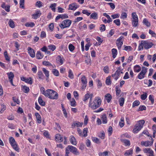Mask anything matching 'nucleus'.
<instances>
[{
  "label": "nucleus",
  "mask_w": 156,
  "mask_h": 156,
  "mask_svg": "<svg viewBox=\"0 0 156 156\" xmlns=\"http://www.w3.org/2000/svg\"><path fill=\"white\" fill-rule=\"evenodd\" d=\"M101 101V99L99 97H96L92 102V101H89V106L92 109H95L100 106Z\"/></svg>",
  "instance_id": "1"
},
{
  "label": "nucleus",
  "mask_w": 156,
  "mask_h": 156,
  "mask_svg": "<svg viewBox=\"0 0 156 156\" xmlns=\"http://www.w3.org/2000/svg\"><path fill=\"white\" fill-rule=\"evenodd\" d=\"M45 96L50 99H57L58 98V94L55 91L51 89H48L46 90Z\"/></svg>",
  "instance_id": "2"
},
{
  "label": "nucleus",
  "mask_w": 156,
  "mask_h": 156,
  "mask_svg": "<svg viewBox=\"0 0 156 156\" xmlns=\"http://www.w3.org/2000/svg\"><path fill=\"white\" fill-rule=\"evenodd\" d=\"M145 122L144 120L138 121L134 126V128L133 130V132L134 133H137L142 128Z\"/></svg>",
  "instance_id": "3"
},
{
  "label": "nucleus",
  "mask_w": 156,
  "mask_h": 156,
  "mask_svg": "<svg viewBox=\"0 0 156 156\" xmlns=\"http://www.w3.org/2000/svg\"><path fill=\"white\" fill-rule=\"evenodd\" d=\"M9 141L13 148L16 151L18 152L19 149L13 137H10L9 138Z\"/></svg>",
  "instance_id": "4"
},
{
  "label": "nucleus",
  "mask_w": 156,
  "mask_h": 156,
  "mask_svg": "<svg viewBox=\"0 0 156 156\" xmlns=\"http://www.w3.org/2000/svg\"><path fill=\"white\" fill-rule=\"evenodd\" d=\"M147 69L144 67H142V69L141 72L139 73L137 76L138 78L139 79H143L145 75L147 72Z\"/></svg>",
  "instance_id": "5"
},
{
  "label": "nucleus",
  "mask_w": 156,
  "mask_h": 156,
  "mask_svg": "<svg viewBox=\"0 0 156 156\" xmlns=\"http://www.w3.org/2000/svg\"><path fill=\"white\" fill-rule=\"evenodd\" d=\"M124 37L122 36H121L118 39H117L116 41V45L118 47V49L120 50L121 48V46L123 44V41Z\"/></svg>",
  "instance_id": "6"
},
{
  "label": "nucleus",
  "mask_w": 156,
  "mask_h": 156,
  "mask_svg": "<svg viewBox=\"0 0 156 156\" xmlns=\"http://www.w3.org/2000/svg\"><path fill=\"white\" fill-rule=\"evenodd\" d=\"M150 137L151 138V141H142L141 142V145L142 146H144L145 147L151 146V145H152L153 144L154 140L152 138L151 135V136H150Z\"/></svg>",
  "instance_id": "7"
},
{
  "label": "nucleus",
  "mask_w": 156,
  "mask_h": 156,
  "mask_svg": "<svg viewBox=\"0 0 156 156\" xmlns=\"http://www.w3.org/2000/svg\"><path fill=\"white\" fill-rule=\"evenodd\" d=\"M143 151L144 153L147 154L148 156H154V151L151 148H145Z\"/></svg>",
  "instance_id": "8"
},
{
  "label": "nucleus",
  "mask_w": 156,
  "mask_h": 156,
  "mask_svg": "<svg viewBox=\"0 0 156 156\" xmlns=\"http://www.w3.org/2000/svg\"><path fill=\"white\" fill-rule=\"evenodd\" d=\"M81 81L83 84L81 88L83 90L85 89L87 83V79L85 76H82L81 78Z\"/></svg>",
  "instance_id": "9"
},
{
  "label": "nucleus",
  "mask_w": 156,
  "mask_h": 156,
  "mask_svg": "<svg viewBox=\"0 0 156 156\" xmlns=\"http://www.w3.org/2000/svg\"><path fill=\"white\" fill-rule=\"evenodd\" d=\"M68 148L69 149L70 151L73 154L76 155L79 154V153L77 149L75 147L69 145L68 146Z\"/></svg>",
  "instance_id": "10"
},
{
  "label": "nucleus",
  "mask_w": 156,
  "mask_h": 156,
  "mask_svg": "<svg viewBox=\"0 0 156 156\" xmlns=\"http://www.w3.org/2000/svg\"><path fill=\"white\" fill-rule=\"evenodd\" d=\"M143 44L144 47L146 49H148L151 48L153 45V44L152 43L147 41H143Z\"/></svg>",
  "instance_id": "11"
},
{
  "label": "nucleus",
  "mask_w": 156,
  "mask_h": 156,
  "mask_svg": "<svg viewBox=\"0 0 156 156\" xmlns=\"http://www.w3.org/2000/svg\"><path fill=\"white\" fill-rule=\"evenodd\" d=\"M28 52L32 58H34L35 56V53L34 50L30 47H28L27 48Z\"/></svg>",
  "instance_id": "12"
},
{
  "label": "nucleus",
  "mask_w": 156,
  "mask_h": 156,
  "mask_svg": "<svg viewBox=\"0 0 156 156\" xmlns=\"http://www.w3.org/2000/svg\"><path fill=\"white\" fill-rule=\"evenodd\" d=\"M21 80L25 82L26 83H28L30 84H32L33 83L31 78L29 77V78H26L24 77H21Z\"/></svg>",
  "instance_id": "13"
},
{
  "label": "nucleus",
  "mask_w": 156,
  "mask_h": 156,
  "mask_svg": "<svg viewBox=\"0 0 156 156\" xmlns=\"http://www.w3.org/2000/svg\"><path fill=\"white\" fill-rule=\"evenodd\" d=\"M41 14L40 10H37L35 12V13L32 15V18L34 19H36L39 18Z\"/></svg>",
  "instance_id": "14"
},
{
  "label": "nucleus",
  "mask_w": 156,
  "mask_h": 156,
  "mask_svg": "<svg viewBox=\"0 0 156 156\" xmlns=\"http://www.w3.org/2000/svg\"><path fill=\"white\" fill-rule=\"evenodd\" d=\"M78 5L76 3H73L69 5V9L75 10L78 7Z\"/></svg>",
  "instance_id": "15"
},
{
  "label": "nucleus",
  "mask_w": 156,
  "mask_h": 156,
  "mask_svg": "<svg viewBox=\"0 0 156 156\" xmlns=\"http://www.w3.org/2000/svg\"><path fill=\"white\" fill-rule=\"evenodd\" d=\"M63 23L64 24L65 27H69L71 23V21L69 20H66L63 21Z\"/></svg>",
  "instance_id": "16"
},
{
  "label": "nucleus",
  "mask_w": 156,
  "mask_h": 156,
  "mask_svg": "<svg viewBox=\"0 0 156 156\" xmlns=\"http://www.w3.org/2000/svg\"><path fill=\"white\" fill-rule=\"evenodd\" d=\"M120 141L124 143L125 146H129L130 145V141L128 140L124 139H121Z\"/></svg>",
  "instance_id": "17"
},
{
  "label": "nucleus",
  "mask_w": 156,
  "mask_h": 156,
  "mask_svg": "<svg viewBox=\"0 0 156 156\" xmlns=\"http://www.w3.org/2000/svg\"><path fill=\"white\" fill-rule=\"evenodd\" d=\"M55 139L56 141L59 142H62L63 140V137L59 134H57L55 136Z\"/></svg>",
  "instance_id": "18"
},
{
  "label": "nucleus",
  "mask_w": 156,
  "mask_h": 156,
  "mask_svg": "<svg viewBox=\"0 0 156 156\" xmlns=\"http://www.w3.org/2000/svg\"><path fill=\"white\" fill-rule=\"evenodd\" d=\"M83 125V123H80L79 122H74L72 124V126L73 128L75 126L77 127H82Z\"/></svg>",
  "instance_id": "19"
},
{
  "label": "nucleus",
  "mask_w": 156,
  "mask_h": 156,
  "mask_svg": "<svg viewBox=\"0 0 156 156\" xmlns=\"http://www.w3.org/2000/svg\"><path fill=\"white\" fill-rule=\"evenodd\" d=\"M35 115L36 116L37 118V122L38 123H40L41 122V118L40 114L37 112L35 113Z\"/></svg>",
  "instance_id": "20"
},
{
  "label": "nucleus",
  "mask_w": 156,
  "mask_h": 156,
  "mask_svg": "<svg viewBox=\"0 0 156 156\" xmlns=\"http://www.w3.org/2000/svg\"><path fill=\"white\" fill-rule=\"evenodd\" d=\"M141 70V67L139 65H136L134 66L133 70L135 72L138 73Z\"/></svg>",
  "instance_id": "21"
},
{
  "label": "nucleus",
  "mask_w": 156,
  "mask_h": 156,
  "mask_svg": "<svg viewBox=\"0 0 156 156\" xmlns=\"http://www.w3.org/2000/svg\"><path fill=\"white\" fill-rule=\"evenodd\" d=\"M105 99L107 102L109 103L112 99V97L110 94H107L105 96Z\"/></svg>",
  "instance_id": "22"
},
{
  "label": "nucleus",
  "mask_w": 156,
  "mask_h": 156,
  "mask_svg": "<svg viewBox=\"0 0 156 156\" xmlns=\"http://www.w3.org/2000/svg\"><path fill=\"white\" fill-rule=\"evenodd\" d=\"M101 119L102 121V123L103 124H105L107 123V117L106 114H104L101 115Z\"/></svg>",
  "instance_id": "23"
},
{
  "label": "nucleus",
  "mask_w": 156,
  "mask_h": 156,
  "mask_svg": "<svg viewBox=\"0 0 156 156\" xmlns=\"http://www.w3.org/2000/svg\"><path fill=\"white\" fill-rule=\"evenodd\" d=\"M90 19L96 20L98 18V14L96 12H93L90 15Z\"/></svg>",
  "instance_id": "24"
},
{
  "label": "nucleus",
  "mask_w": 156,
  "mask_h": 156,
  "mask_svg": "<svg viewBox=\"0 0 156 156\" xmlns=\"http://www.w3.org/2000/svg\"><path fill=\"white\" fill-rule=\"evenodd\" d=\"M22 89L23 91L25 93H28L30 90L29 87L26 86H22Z\"/></svg>",
  "instance_id": "25"
},
{
  "label": "nucleus",
  "mask_w": 156,
  "mask_h": 156,
  "mask_svg": "<svg viewBox=\"0 0 156 156\" xmlns=\"http://www.w3.org/2000/svg\"><path fill=\"white\" fill-rule=\"evenodd\" d=\"M131 21L133 27H136L138 25V19L132 20Z\"/></svg>",
  "instance_id": "26"
},
{
  "label": "nucleus",
  "mask_w": 156,
  "mask_h": 156,
  "mask_svg": "<svg viewBox=\"0 0 156 156\" xmlns=\"http://www.w3.org/2000/svg\"><path fill=\"white\" fill-rule=\"evenodd\" d=\"M7 74L9 80H13L14 76V75L12 72H11L9 73H7Z\"/></svg>",
  "instance_id": "27"
},
{
  "label": "nucleus",
  "mask_w": 156,
  "mask_h": 156,
  "mask_svg": "<svg viewBox=\"0 0 156 156\" xmlns=\"http://www.w3.org/2000/svg\"><path fill=\"white\" fill-rule=\"evenodd\" d=\"M38 101L39 104L42 106L45 105V103L41 97H39L38 98Z\"/></svg>",
  "instance_id": "28"
},
{
  "label": "nucleus",
  "mask_w": 156,
  "mask_h": 156,
  "mask_svg": "<svg viewBox=\"0 0 156 156\" xmlns=\"http://www.w3.org/2000/svg\"><path fill=\"white\" fill-rule=\"evenodd\" d=\"M70 141L71 144L73 145H76L77 144L76 142V139L73 136H71L70 139Z\"/></svg>",
  "instance_id": "29"
},
{
  "label": "nucleus",
  "mask_w": 156,
  "mask_h": 156,
  "mask_svg": "<svg viewBox=\"0 0 156 156\" xmlns=\"http://www.w3.org/2000/svg\"><path fill=\"white\" fill-rule=\"evenodd\" d=\"M133 150L132 149H130L129 150H127L124 154L125 156H129L133 154Z\"/></svg>",
  "instance_id": "30"
},
{
  "label": "nucleus",
  "mask_w": 156,
  "mask_h": 156,
  "mask_svg": "<svg viewBox=\"0 0 156 156\" xmlns=\"http://www.w3.org/2000/svg\"><path fill=\"white\" fill-rule=\"evenodd\" d=\"M35 25L34 23L33 22L26 23L25 24V26L27 27H33Z\"/></svg>",
  "instance_id": "31"
},
{
  "label": "nucleus",
  "mask_w": 156,
  "mask_h": 156,
  "mask_svg": "<svg viewBox=\"0 0 156 156\" xmlns=\"http://www.w3.org/2000/svg\"><path fill=\"white\" fill-rule=\"evenodd\" d=\"M119 75L120 73L116 71L115 73L112 75V76L115 78V80H116L119 78Z\"/></svg>",
  "instance_id": "32"
},
{
  "label": "nucleus",
  "mask_w": 156,
  "mask_h": 156,
  "mask_svg": "<svg viewBox=\"0 0 156 156\" xmlns=\"http://www.w3.org/2000/svg\"><path fill=\"white\" fill-rule=\"evenodd\" d=\"M88 128H84L83 130V135L82 136V137H86L87 136Z\"/></svg>",
  "instance_id": "33"
},
{
  "label": "nucleus",
  "mask_w": 156,
  "mask_h": 156,
  "mask_svg": "<svg viewBox=\"0 0 156 156\" xmlns=\"http://www.w3.org/2000/svg\"><path fill=\"white\" fill-rule=\"evenodd\" d=\"M42 70L45 75L46 77H47V79L46 80H47L49 76V72L45 68H43L42 69Z\"/></svg>",
  "instance_id": "34"
},
{
  "label": "nucleus",
  "mask_w": 156,
  "mask_h": 156,
  "mask_svg": "<svg viewBox=\"0 0 156 156\" xmlns=\"http://www.w3.org/2000/svg\"><path fill=\"white\" fill-rule=\"evenodd\" d=\"M143 23L147 27H149L151 25L150 23L148 22V20L146 18H144L143 20Z\"/></svg>",
  "instance_id": "35"
},
{
  "label": "nucleus",
  "mask_w": 156,
  "mask_h": 156,
  "mask_svg": "<svg viewBox=\"0 0 156 156\" xmlns=\"http://www.w3.org/2000/svg\"><path fill=\"white\" fill-rule=\"evenodd\" d=\"M125 99L124 98H121L119 100V105L121 106H122L124 105Z\"/></svg>",
  "instance_id": "36"
},
{
  "label": "nucleus",
  "mask_w": 156,
  "mask_h": 156,
  "mask_svg": "<svg viewBox=\"0 0 156 156\" xmlns=\"http://www.w3.org/2000/svg\"><path fill=\"white\" fill-rule=\"evenodd\" d=\"M117 53V50L116 49L113 48L112 49V54L113 58H115L116 57Z\"/></svg>",
  "instance_id": "37"
},
{
  "label": "nucleus",
  "mask_w": 156,
  "mask_h": 156,
  "mask_svg": "<svg viewBox=\"0 0 156 156\" xmlns=\"http://www.w3.org/2000/svg\"><path fill=\"white\" fill-rule=\"evenodd\" d=\"M90 94L89 93H87L85 94L83 99V101L84 102L86 101L90 98Z\"/></svg>",
  "instance_id": "38"
},
{
  "label": "nucleus",
  "mask_w": 156,
  "mask_h": 156,
  "mask_svg": "<svg viewBox=\"0 0 156 156\" xmlns=\"http://www.w3.org/2000/svg\"><path fill=\"white\" fill-rule=\"evenodd\" d=\"M68 77L71 79H73L74 78V76L72 71L70 69L68 72Z\"/></svg>",
  "instance_id": "39"
},
{
  "label": "nucleus",
  "mask_w": 156,
  "mask_h": 156,
  "mask_svg": "<svg viewBox=\"0 0 156 156\" xmlns=\"http://www.w3.org/2000/svg\"><path fill=\"white\" fill-rule=\"evenodd\" d=\"M36 57L37 59H41L43 56L41 55V53L40 51H37L36 54Z\"/></svg>",
  "instance_id": "40"
},
{
  "label": "nucleus",
  "mask_w": 156,
  "mask_h": 156,
  "mask_svg": "<svg viewBox=\"0 0 156 156\" xmlns=\"http://www.w3.org/2000/svg\"><path fill=\"white\" fill-rule=\"evenodd\" d=\"M121 139H123L124 138H130L131 137V136L128 133H126L121 135Z\"/></svg>",
  "instance_id": "41"
},
{
  "label": "nucleus",
  "mask_w": 156,
  "mask_h": 156,
  "mask_svg": "<svg viewBox=\"0 0 156 156\" xmlns=\"http://www.w3.org/2000/svg\"><path fill=\"white\" fill-rule=\"evenodd\" d=\"M38 76L39 79H43L44 76L41 71H39L38 72Z\"/></svg>",
  "instance_id": "42"
},
{
  "label": "nucleus",
  "mask_w": 156,
  "mask_h": 156,
  "mask_svg": "<svg viewBox=\"0 0 156 156\" xmlns=\"http://www.w3.org/2000/svg\"><path fill=\"white\" fill-rule=\"evenodd\" d=\"M8 24L9 26L12 28H13L15 27L14 22L12 20L10 19L9 21Z\"/></svg>",
  "instance_id": "43"
},
{
  "label": "nucleus",
  "mask_w": 156,
  "mask_h": 156,
  "mask_svg": "<svg viewBox=\"0 0 156 156\" xmlns=\"http://www.w3.org/2000/svg\"><path fill=\"white\" fill-rule=\"evenodd\" d=\"M48 49H50L52 51H54L56 49V46L52 44L48 46Z\"/></svg>",
  "instance_id": "44"
},
{
  "label": "nucleus",
  "mask_w": 156,
  "mask_h": 156,
  "mask_svg": "<svg viewBox=\"0 0 156 156\" xmlns=\"http://www.w3.org/2000/svg\"><path fill=\"white\" fill-rule=\"evenodd\" d=\"M131 16L132 18V20L138 19V16L136 12H133L132 13Z\"/></svg>",
  "instance_id": "45"
},
{
  "label": "nucleus",
  "mask_w": 156,
  "mask_h": 156,
  "mask_svg": "<svg viewBox=\"0 0 156 156\" xmlns=\"http://www.w3.org/2000/svg\"><path fill=\"white\" fill-rule=\"evenodd\" d=\"M92 140L94 142L98 144H100L101 143L99 139L96 137L92 138Z\"/></svg>",
  "instance_id": "46"
},
{
  "label": "nucleus",
  "mask_w": 156,
  "mask_h": 156,
  "mask_svg": "<svg viewBox=\"0 0 156 156\" xmlns=\"http://www.w3.org/2000/svg\"><path fill=\"white\" fill-rule=\"evenodd\" d=\"M43 4L42 2L40 1H37L36 2V6L39 8H40L42 6Z\"/></svg>",
  "instance_id": "47"
},
{
  "label": "nucleus",
  "mask_w": 156,
  "mask_h": 156,
  "mask_svg": "<svg viewBox=\"0 0 156 156\" xmlns=\"http://www.w3.org/2000/svg\"><path fill=\"white\" fill-rule=\"evenodd\" d=\"M56 5V4L55 3H54L53 4H51L50 7L51 9V10L54 12H55V7Z\"/></svg>",
  "instance_id": "48"
},
{
  "label": "nucleus",
  "mask_w": 156,
  "mask_h": 156,
  "mask_svg": "<svg viewBox=\"0 0 156 156\" xmlns=\"http://www.w3.org/2000/svg\"><path fill=\"white\" fill-rule=\"evenodd\" d=\"M56 60H57L58 62H59V64L62 65L63 64V60L61 58V56H58Z\"/></svg>",
  "instance_id": "49"
},
{
  "label": "nucleus",
  "mask_w": 156,
  "mask_h": 156,
  "mask_svg": "<svg viewBox=\"0 0 156 156\" xmlns=\"http://www.w3.org/2000/svg\"><path fill=\"white\" fill-rule=\"evenodd\" d=\"M115 91H116V95L117 96H118V98L119 97V96L120 94L121 93V90L117 87H116L115 88Z\"/></svg>",
  "instance_id": "50"
},
{
  "label": "nucleus",
  "mask_w": 156,
  "mask_h": 156,
  "mask_svg": "<svg viewBox=\"0 0 156 156\" xmlns=\"http://www.w3.org/2000/svg\"><path fill=\"white\" fill-rule=\"evenodd\" d=\"M68 48L69 50L72 52L75 49V47L72 44H70L69 45Z\"/></svg>",
  "instance_id": "51"
},
{
  "label": "nucleus",
  "mask_w": 156,
  "mask_h": 156,
  "mask_svg": "<svg viewBox=\"0 0 156 156\" xmlns=\"http://www.w3.org/2000/svg\"><path fill=\"white\" fill-rule=\"evenodd\" d=\"M105 83L107 85H110L111 84V82L110 80V77L108 76L106 78Z\"/></svg>",
  "instance_id": "52"
},
{
  "label": "nucleus",
  "mask_w": 156,
  "mask_h": 156,
  "mask_svg": "<svg viewBox=\"0 0 156 156\" xmlns=\"http://www.w3.org/2000/svg\"><path fill=\"white\" fill-rule=\"evenodd\" d=\"M52 72L54 75L56 76H58L59 75V72L58 71L55 69H53L52 70Z\"/></svg>",
  "instance_id": "53"
},
{
  "label": "nucleus",
  "mask_w": 156,
  "mask_h": 156,
  "mask_svg": "<svg viewBox=\"0 0 156 156\" xmlns=\"http://www.w3.org/2000/svg\"><path fill=\"white\" fill-rule=\"evenodd\" d=\"M70 103L71 106L75 107L76 106V102L74 98H72V101H70Z\"/></svg>",
  "instance_id": "54"
},
{
  "label": "nucleus",
  "mask_w": 156,
  "mask_h": 156,
  "mask_svg": "<svg viewBox=\"0 0 156 156\" xmlns=\"http://www.w3.org/2000/svg\"><path fill=\"white\" fill-rule=\"evenodd\" d=\"M147 94L146 93H145L141 95V98L142 100H145L147 98Z\"/></svg>",
  "instance_id": "55"
},
{
  "label": "nucleus",
  "mask_w": 156,
  "mask_h": 156,
  "mask_svg": "<svg viewBox=\"0 0 156 156\" xmlns=\"http://www.w3.org/2000/svg\"><path fill=\"white\" fill-rule=\"evenodd\" d=\"M24 0H20V8H24Z\"/></svg>",
  "instance_id": "56"
},
{
  "label": "nucleus",
  "mask_w": 156,
  "mask_h": 156,
  "mask_svg": "<svg viewBox=\"0 0 156 156\" xmlns=\"http://www.w3.org/2000/svg\"><path fill=\"white\" fill-rule=\"evenodd\" d=\"M140 101L138 100L135 101L133 104V107H134L136 106H138L140 104Z\"/></svg>",
  "instance_id": "57"
},
{
  "label": "nucleus",
  "mask_w": 156,
  "mask_h": 156,
  "mask_svg": "<svg viewBox=\"0 0 156 156\" xmlns=\"http://www.w3.org/2000/svg\"><path fill=\"white\" fill-rule=\"evenodd\" d=\"M144 45L143 44V41H142L141 43L139 45L138 49L139 51L142 50L143 49Z\"/></svg>",
  "instance_id": "58"
},
{
  "label": "nucleus",
  "mask_w": 156,
  "mask_h": 156,
  "mask_svg": "<svg viewBox=\"0 0 156 156\" xmlns=\"http://www.w3.org/2000/svg\"><path fill=\"white\" fill-rule=\"evenodd\" d=\"M127 17V13L126 12H122L121 15V18L124 19H126Z\"/></svg>",
  "instance_id": "59"
},
{
  "label": "nucleus",
  "mask_w": 156,
  "mask_h": 156,
  "mask_svg": "<svg viewBox=\"0 0 156 156\" xmlns=\"http://www.w3.org/2000/svg\"><path fill=\"white\" fill-rule=\"evenodd\" d=\"M113 22L117 26H119L120 25V20L119 19L114 20Z\"/></svg>",
  "instance_id": "60"
},
{
  "label": "nucleus",
  "mask_w": 156,
  "mask_h": 156,
  "mask_svg": "<svg viewBox=\"0 0 156 156\" xmlns=\"http://www.w3.org/2000/svg\"><path fill=\"white\" fill-rule=\"evenodd\" d=\"M43 64L46 66H51L52 65L48 61H44L43 62Z\"/></svg>",
  "instance_id": "61"
},
{
  "label": "nucleus",
  "mask_w": 156,
  "mask_h": 156,
  "mask_svg": "<svg viewBox=\"0 0 156 156\" xmlns=\"http://www.w3.org/2000/svg\"><path fill=\"white\" fill-rule=\"evenodd\" d=\"M149 99L151 102L152 104H153L154 102V99L153 98V96L152 95H150L149 97Z\"/></svg>",
  "instance_id": "62"
},
{
  "label": "nucleus",
  "mask_w": 156,
  "mask_h": 156,
  "mask_svg": "<svg viewBox=\"0 0 156 156\" xmlns=\"http://www.w3.org/2000/svg\"><path fill=\"white\" fill-rule=\"evenodd\" d=\"M100 27V30L101 31H104L105 30V26L104 24H101V25Z\"/></svg>",
  "instance_id": "63"
},
{
  "label": "nucleus",
  "mask_w": 156,
  "mask_h": 156,
  "mask_svg": "<svg viewBox=\"0 0 156 156\" xmlns=\"http://www.w3.org/2000/svg\"><path fill=\"white\" fill-rule=\"evenodd\" d=\"M103 70L105 73H109V69L108 66H105L103 69Z\"/></svg>",
  "instance_id": "64"
}]
</instances>
